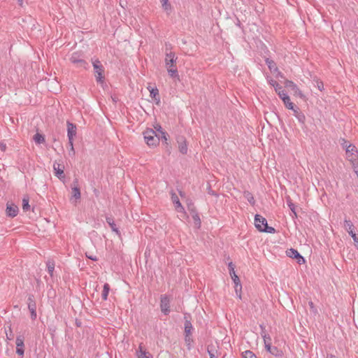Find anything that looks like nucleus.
I'll return each instance as SVG.
<instances>
[{
	"mask_svg": "<svg viewBox=\"0 0 358 358\" xmlns=\"http://www.w3.org/2000/svg\"><path fill=\"white\" fill-rule=\"evenodd\" d=\"M92 64L96 83L103 85L105 83L104 66L102 65L100 60L97 58H92Z\"/></svg>",
	"mask_w": 358,
	"mask_h": 358,
	"instance_id": "nucleus-1",
	"label": "nucleus"
},
{
	"mask_svg": "<svg viewBox=\"0 0 358 358\" xmlns=\"http://www.w3.org/2000/svg\"><path fill=\"white\" fill-rule=\"evenodd\" d=\"M255 225L259 231L268 234L275 233V229L268 225L266 219L259 214L255 216Z\"/></svg>",
	"mask_w": 358,
	"mask_h": 358,
	"instance_id": "nucleus-2",
	"label": "nucleus"
},
{
	"mask_svg": "<svg viewBox=\"0 0 358 358\" xmlns=\"http://www.w3.org/2000/svg\"><path fill=\"white\" fill-rule=\"evenodd\" d=\"M146 144L150 147H156L159 143L160 136L157 135L152 129H147L143 133Z\"/></svg>",
	"mask_w": 358,
	"mask_h": 358,
	"instance_id": "nucleus-3",
	"label": "nucleus"
},
{
	"mask_svg": "<svg viewBox=\"0 0 358 358\" xmlns=\"http://www.w3.org/2000/svg\"><path fill=\"white\" fill-rule=\"evenodd\" d=\"M70 62L76 65V67H81L84 69L90 68L89 64L84 59V54L82 51L73 52L70 58Z\"/></svg>",
	"mask_w": 358,
	"mask_h": 358,
	"instance_id": "nucleus-4",
	"label": "nucleus"
},
{
	"mask_svg": "<svg viewBox=\"0 0 358 358\" xmlns=\"http://www.w3.org/2000/svg\"><path fill=\"white\" fill-rule=\"evenodd\" d=\"M28 309L31 313V319L35 320L37 317L36 314V303L35 301L34 295L29 294L27 298Z\"/></svg>",
	"mask_w": 358,
	"mask_h": 358,
	"instance_id": "nucleus-5",
	"label": "nucleus"
},
{
	"mask_svg": "<svg viewBox=\"0 0 358 358\" xmlns=\"http://www.w3.org/2000/svg\"><path fill=\"white\" fill-rule=\"evenodd\" d=\"M170 297L167 294H162L160 296V308L161 311L165 315H168L170 312Z\"/></svg>",
	"mask_w": 358,
	"mask_h": 358,
	"instance_id": "nucleus-6",
	"label": "nucleus"
},
{
	"mask_svg": "<svg viewBox=\"0 0 358 358\" xmlns=\"http://www.w3.org/2000/svg\"><path fill=\"white\" fill-rule=\"evenodd\" d=\"M286 255L287 257L296 259L297 264L299 265L304 264L306 263L305 258L294 248H289L286 250Z\"/></svg>",
	"mask_w": 358,
	"mask_h": 358,
	"instance_id": "nucleus-7",
	"label": "nucleus"
},
{
	"mask_svg": "<svg viewBox=\"0 0 358 358\" xmlns=\"http://www.w3.org/2000/svg\"><path fill=\"white\" fill-rule=\"evenodd\" d=\"M178 145V150L182 155H187L188 151L187 141L186 138L182 135H178L176 138Z\"/></svg>",
	"mask_w": 358,
	"mask_h": 358,
	"instance_id": "nucleus-8",
	"label": "nucleus"
},
{
	"mask_svg": "<svg viewBox=\"0 0 358 358\" xmlns=\"http://www.w3.org/2000/svg\"><path fill=\"white\" fill-rule=\"evenodd\" d=\"M285 86L286 87L290 88L291 90L294 92V96H299L303 99H306V96L293 81L286 79L285 81Z\"/></svg>",
	"mask_w": 358,
	"mask_h": 358,
	"instance_id": "nucleus-9",
	"label": "nucleus"
},
{
	"mask_svg": "<svg viewBox=\"0 0 358 358\" xmlns=\"http://www.w3.org/2000/svg\"><path fill=\"white\" fill-rule=\"evenodd\" d=\"M81 197L80 189L78 178H75L71 184V199H75L76 201Z\"/></svg>",
	"mask_w": 358,
	"mask_h": 358,
	"instance_id": "nucleus-10",
	"label": "nucleus"
},
{
	"mask_svg": "<svg viewBox=\"0 0 358 358\" xmlns=\"http://www.w3.org/2000/svg\"><path fill=\"white\" fill-rule=\"evenodd\" d=\"M19 208L13 203L7 202L6 215L8 217L13 218L17 215Z\"/></svg>",
	"mask_w": 358,
	"mask_h": 358,
	"instance_id": "nucleus-11",
	"label": "nucleus"
},
{
	"mask_svg": "<svg viewBox=\"0 0 358 358\" xmlns=\"http://www.w3.org/2000/svg\"><path fill=\"white\" fill-rule=\"evenodd\" d=\"M53 170L55 176H57L60 180H64L65 179L64 166L62 164L55 162L53 164Z\"/></svg>",
	"mask_w": 358,
	"mask_h": 358,
	"instance_id": "nucleus-12",
	"label": "nucleus"
},
{
	"mask_svg": "<svg viewBox=\"0 0 358 358\" xmlns=\"http://www.w3.org/2000/svg\"><path fill=\"white\" fill-rule=\"evenodd\" d=\"M191 315L189 313H184V333L185 335H192V331L193 330V326L191 322Z\"/></svg>",
	"mask_w": 358,
	"mask_h": 358,
	"instance_id": "nucleus-13",
	"label": "nucleus"
},
{
	"mask_svg": "<svg viewBox=\"0 0 358 358\" xmlns=\"http://www.w3.org/2000/svg\"><path fill=\"white\" fill-rule=\"evenodd\" d=\"M24 338L23 336H17L16 337V353L21 356L23 358L24 354Z\"/></svg>",
	"mask_w": 358,
	"mask_h": 358,
	"instance_id": "nucleus-14",
	"label": "nucleus"
},
{
	"mask_svg": "<svg viewBox=\"0 0 358 358\" xmlns=\"http://www.w3.org/2000/svg\"><path fill=\"white\" fill-rule=\"evenodd\" d=\"M278 96L282 99L287 108L294 110V106L295 105L290 101V98L285 91H279Z\"/></svg>",
	"mask_w": 358,
	"mask_h": 358,
	"instance_id": "nucleus-15",
	"label": "nucleus"
},
{
	"mask_svg": "<svg viewBox=\"0 0 358 358\" xmlns=\"http://www.w3.org/2000/svg\"><path fill=\"white\" fill-rule=\"evenodd\" d=\"M177 57L174 52H170L166 54L165 64L166 68L174 67L176 66Z\"/></svg>",
	"mask_w": 358,
	"mask_h": 358,
	"instance_id": "nucleus-16",
	"label": "nucleus"
},
{
	"mask_svg": "<svg viewBox=\"0 0 358 358\" xmlns=\"http://www.w3.org/2000/svg\"><path fill=\"white\" fill-rule=\"evenodd\" d=\"M66 124L68 139H70L71 141L72 138H74L76 135V125L69 121H67Z\"/></svg>",
	"mask_w": 358,
	"mask_h": 358,
	"instance_id": "nucleus-17",
	"label": "nucleus"
},
{
	"mask_svg": "<svg viewBox=\"0 0 358 358\" xmlns=\"http://www.w3.org/2000/svg\"><path fill=\"white\" fill-rule=\"evenodd\" d=\"M160 140L162 143L165 146V150L167 154L169 155L171 153V145L169 143V134L168 133H162V136H160Z\"/></svg>",
	"mask_w": 358,
	"mask_h": 358,
	"instance_id": "nucleus-18",
	"label": "nucleus"
},
{
	"mask_svg": "<svg viewBox=\"0 0 358 358\" xmlns=\"http://www.w3.org/2000/svg\"><path fill=\"white\" fill-rule=\"evenodd\" d=\"M294 112V115L296 117V118L298 120V121L301 124H305L306 122V116L302 113L299 108L296 106H294V110H292Z\"/></svg>",
	"mask_w": 358,
	"mask_h": 358,
	"instance_id": "nucleus-19",
	"label": "nucleus"
},
{
	"mask_svg": "<svg viewBox=\"0 0 358 358\" xmlns=\"http://www.w3.org/2000/svg\"><path fill=\"white\" fill-rule=\"evenodd\" d=\"M148 90L150 91V97L153 99L155 101L156 104L158 105L160 102V96L159 94L158 89L156 87H151L150 86H149L148 87Z\"/></svg>",
	"mask_w": 358,
	"mask_h": 358,
	"instance_id": "nucleus-20",
	"label": "nucleus"
},
{
	"mask_svg": "<svg viewBox=\"0 0 358 358\" xmlns=\"http://www.w3.org/2000/svg\"><path fill=\"white\" fill-rule=\"evenodd\" d=\"M345 152L348 159L352 157L357 158V156L355 154L357 153V150L356 147L352 144H350L349 145L347 146L345 149Z\"/></svg>",
	"mask_w": 358,
	"mask_h": 358,
	"instance_id": "nucleus-21",
	"label": "nucleus"
},
{
	"mask_svg": "<svg viewBox=\"0 0 358 358\" xmlns=\"http://www.w3.org/2000/svg\"><path fill=\"white\" fill-rule=\"evenodd\" d=\"M106 222L108 224L112 231L115 232L117 235L119 236H121V233L115 223L114 219L112 217H106Z\"/></svg>",
	"mask_w": 358,
	"mask_h": 358,
	"instance_id": "nucleus-22",
	"label": "nucleus"
},
{
	"mask_svg": "<svg viewBox=\"0 0 358 358\" xmlns=\"http://www.w3.org/2000/svg\"><path fill=\"white\" fill-rule=\"evenodd\" d=\"M136 355L138 358H152V355L147 352L145 350L143 349V347L141 345L138 346V350H136Z\"/></svg>",
	"mask_w": 358,
	"mask_h": 358,
	"instance_id": "nucleus-23",
	"label": "nucleus"
},
{
	"mask_svg": "<svg viewBox=\"0 0 358 358\" xmlns=\"http://www.w3.org/2000/svg\"><path fill=\"white\" fill-rule=\"evenodd\" d=\"M46 267H47L48 273L50 274V275L51 277H52L53 272L55 271V262L54 259H48V261L46 262Z\"/></svg>",
	"mask_w": 358,
	"mask_h": 358,
	"instance_id": "nucleus-24",
	"label": "nucleus"
},
{
	"mask_svg": "<svg viewBox=\"0 0 358 358\" xmlns=\"http://www.w3.org/2000/svg\"><path fill=\"white\" fill-rule=\"evenodd\" d=\"M287 204L288 206V207L289 208L290 210L292 211V217L293 218H295V217H297V213L296 212V206L295 205L292 203V199H290L289 196H288L287 198Z\"/></svg>",
	"mask_w": 358,
	"mask_h": 358,
	"instance_id": "nucleus-25",
	"label": "nucleus"
},
{
	"mask_svg": "<svg viewBox=\"0 0 358 358\" xmlns=\"http://www.w3.org/2000/svg\"><path fill=\"white\" fill-rule=\"evenodd\" d=\"M167 71L170 77H171L173 79H177L178 80H180V76L178 74V71L176 67H170L166 68Z\"/></svg>",
	"mask_w": 358,
	"mask_h": 358,
	"instance_id": "nucleus-26",
	"label": "nucleus"
},
{
	"mask_svg": "<svg viewBox=\"0 0 358 358\" xmlns=\"http://www.w3.org/2000/svg\"><path fill=\"white\" fill-rule=\"evenodd\" d=\"M344 228L348 232L349 235L351 236L352 234H355L353 231L354 224L350 220H344Z\"/></svg>",
	"mask_w": 358,
	"mask_h": 358,
	"instance_id": "nucleus-27",
	"label": "nucleus"
},
{
	"mask_svg": "<svg viewBox=\"0 0 358 358\" xmlns=\"http://www.w3.org/2000/svg\"><path fill=\"white\" fill-rule=\"evenodd\" d=\"M190 215H192V219L194 220L195 228H196L197 229H200L201 226V221L198 211Z\"/></svg>",
	"mask_w": 358,
	"mask_h": 358,
	"instance_id": "nucleus-28",
	"label": "nucleus"
},
{
	"mask_svg": "<svg viewBox=\"0 0 358 358\" xmlns=\"http://www.w3.org/2000/svg\"><path fill=\"white\" fill-rule=\"evenodd\" d=\"M265 62L271 71L275 72L278 71L276 64L273 60L267 57L265 59Z\"/></svg>",
	"mask_w": 358,
	"mask_h": 358,
	"instance_id": "nucleus-29",
	"label": "nucleus"
},
{
	"mask_svg": "<svg viewBox=\"0 0 358 358\" xmlns=\"http://www.w3.org/2000/svg\"><path fill=\"white\" fill-rule=\"evenodd\" d=\"M207 352L210 358H217V351L213 345H208L207 346Z\"/></svg>",
	"mask_w": 358,
	"mask_h": 358,
	"instance_id": "nucleus-30",
	"label": "nucleus"
},
{
	"mask_svg": "<svg viewBox=\"0 0 358 358\" xmlns=\"http://www.w3.org/2000/svg\"><path fill=\"white\" fill-rule=\"evenodd\" d=\"M33 139L36 144H41L45 141V135L38 132L34 136Z\"/></svg>",
	"mask_w": 358,
	"mask_h": 358,
	"instance_id": "nucleus-31",
	"label": "nucleus"
},
{
	"mask_svg": "<svg viewBox=\"0 0 358 358\" xmlns=\"http://www.w3.org/2000/svg\"><path fill=\"white\" fill-rule=\"evenodd\" d=\"M186 203L187 210H189L190 214L197 212L196 208L191 199H187Z\"/></svg>",
	"mask_w": 358,
	"mask_h": 358,
	"instance_id": "nucleus-32",
	"label": "nucleus"
},
{
	"mask_svg": "<svg viewBox=\"0 0 358 358\" xmlns=\"http://www.w3.org/2000/svg\"><path fill=\"white\" fill-rule=\"evenodd\" d=\"M29 197L28 195H24L22 199V210L24 212H27L30 210L29 205Z\"/></svg>",
	"mask_w": 358,
	"mask_h": 358,
	"instance_id": "nucleus-33",
	"label": "nucleus"
},
{
	"mask_svg": "<svg viewBox=\"0 0 358 358\" xmlns=\"http://www.w3.org/2000/svg\"><path fill=\"white\" fill-rule=\"evenodd\" d=\"M243 196L252 206H255V200L252 194L250 192L247 190L244 191Z\"/></svg>",
	"mask_w": 358,
	"mask_h": 358,
	"instance_id": "nucleus-34",
	"label": "nucleus"
},
{
	"mask_svg": "<svg viewBox=\"0 0 358 358\" xmlns=\"http://www.w3.org/2000/svg\"><path fill=\"white\" fill-rule=\"evenodd\" d=\"M110 285L108 283H105L103 285V291H102V293H101V298L103 301H106L107 299H108V294H109V292H110Z\"/></svg>",
	"mask_w": 358,
	"mask_h": 358,
	"instance_id": "nucleus-35",
	"label": "nucleus"
},
{
	"mask_svg": "<svg viewBox=\"0 0 358 358\" xmlns=\"http://www.w3.org/2000/svg\"><path fill=\"white\" fill-rule=\"evenodd\" d=\"M272 355L275 356V357H282L283 356V352L282 350L279 349L276 346H273L271 348V352H270Z\"/></svg>",
	"mask_w": 358,
	"mask_h": 358,
	"instance_id": "nucleus-36",
	"label": "nucleus"
},
{
	"mask_svg": "<svg viewBox=\"0 0 358 358\" xmlns=\"http://www.w3.org/2000/svg\"><path fill=\"white\" fill-rule=\"evenodd\" d=\"M175 210L178 212L181 213V217L183 218H187L188 215L185 210V208L182 206L181 203H178V206L175 207Z\"/></svg>",
	"mask_w": 358,
	"mask_h": 358,
	"instance_id": "nucleus-37",
	"label": "nucleus"
},
{
	"mask_svg": "<svg viewBox=\"0 0 358 358\" xmlns=\"http://www.w3.org/2000/svg\"><path fill=\"white\" fill-rule=\"evenodd\" d=\"M349 161H350L352 164L353 171L355 172L356 176H358V159L355 157H352L349 159Z\"/></svg>",
	"mask_w": 358,
	"mask_h": 358,
	"instance_id": "nucleus-38",
	"label": "nucleus"
},
{
	"mask_svg": "<svg viewBox=\"0 0 358 358\" xmlns=\"http://www.w3.org/2000/svg\"><path fill=\"white\" fill-rule=\"evenodd\" d=\"M185 342L188 350H190L192 348V343L193 342V338H192V335H185Z\"/></svg>",
	"mask_w": 358,
	"mask_h": 358,
	"instance_id": "nucleus-39",
	"label": "nucleus"
},
{
	"mask_svg": "<svg viewBox=\"0 0 358 358\" xmlns=\"http://www.w3.org/2000/svg\"><path fill=\"white\" fill-rule=\"evenodd\" d=\"M160 2L162 3V6L165 11L168 13L171 10V5L169 2V0H160Z\"/></svg>",
	"mask_w": 358,
	"mask_h": 358,
	"instance_id": "nucleus-40",
	"label": "nucleus"
},
{
	"mask_svg": "<svg viewBox=\"0 0 358 358\" xmlns=\"http://www.w3.org/2000/svg\"><path fill=\"white\" fill-rule=\"evenodd\" d=\"M171 201L174 205V207L178 206V203H181L177 194L172 190L171 192Z\"/></svg>",
	"mask_w": 358,
	"mask_h": 358,
	"instance_id": "nucleus-41",
	"label": "nucleus"
},
{
	"mask_svg": "<svg viewBox=\"0 0 358 358\" xmlns=\"http://www.w3.org/2000/svg\"><path fill=\"white\" fill-rule=\"evenodd\" d=\"M242 355L243 358H257L256 355L251 350H245Z\"/></svg>",
	"mask_w": 358,
	"mask_h": 358,
	"instance_id": "nucleus-42",
	"label": "nucleus"
},
{
	"mask_svg": "<svg viewBox=\"0 0 358 358\" xmlns=\"http://www.w3.org/2000/svg\"><path fill=\"white\" fill-rule=\"evenodd\" d=\"M313 80L316 83V87L318 88L320 91H322L324 90V83L322 80L318 79L317 77H315Z\"/></svg>",
	"mask_w": 358,
	"mask_h": 358,
	"instance_id": "nucleus-43",
	"label": "nucleus"
},
{
	"mask_svg": "<svg viewBox=\"0 0 358 358\" xmlns=\"http://www.w3.org/2000/svg\"><path fill=\"white\" fill-rule=\"evenodd\" d=\"M234 285H235L234 289H235L236 294L239 299H241V290H242L241 283V282L238 283L237 287H236V284H234Z\"/></svg>",
	"mask_w": 358,
	"mask_h": 358,
	"instance_id": "nucleus-44",
	"label": "nucleus"
},
{
	"mask_svg": "<svg viewBox=\"0 0 358 358\" xmlns=\"http://www.w3.org/2000/svg\"><path fill=\"white\" fill-rule=\"evenodd\" d=\"M231 279L233 280L234 284L238 285V283L241 282V280L238 276L236 274L235 271H233V273L230 274Z\"/></svg>",
	"mask_w": 358,
	"mask_h": 358,
	"instance_id": "nucleus-45",
	"label": "nucleus"
},
{
	"mask_svg": "<svg viewBox=\"0 0 358 358\" xmlns=\"http://www.w3.org/2000/svg\"><path fill=\"white\" fill-rule=\"evenodd\" d=\"M154 128L155 129V131H158L160 133V136H162V133H167L166 131H164V129H162L159 124H157L156 125H155Z\"/></svg>",
	"mask_w": 358,
	"mask_h": 358,
	"instance_id": "nucleus-46",
	"label": "nucleus"
},
{
	"mask_svg": "<svg viewBox=\"0 0 358 358\" xmlns=\"http://www.w3.org/2000/svg\"><path fill=\"white\" fill-rule=\"evenodd\" d=\"M308 305H309V307H310V309L311 312H313L315 314L317 313V310L315 308V306L314 305V303L313 301H310L308 302Z\"/></svg>",
	"mask_w": 358,
	"mask_h": 358,
	"instance_id": "nucleus-47",
	"label": "nucleus"
},
{
	"mask_svg": "<svg viewBox=\"0 0 358 358\" xmlns=\"http://www.w3.org/2000/svg\"><path fill=\"white\" fill-rule=\"evenodd\" d=\"M259 327L261 329L260 334L262 338H265L266 336L268 335L266 330V327L263 324H260Z\"/></svg>",
	"mask_w": 358,
	"mask_h": 358,
	"instance_id": "nucleus-48",
	"label": "nucleus"
},
{
	"mask_svg": "<svg viewBox=\"0 0 358 358\" xmlns=\"http://www.w3.org/2000/svg\"><path fill=\"white\" fill-rule=\"evenodd\" d=\"M85 257L87 259H91V260L94 261V262H96L98 260V258L96 257V256L92 255L90 254L87 252H85Z\"/></svg>",
	"mask_w": 358,
	"mask_h": 358,
	"instance_id": "nucleus-49",
	"label": "nucleus"
},
{
	"mask_svg": "<svg viewBox=\"0 0 358 358\" xmlns=\"http://www.w3.org/2000/svg\"><path fill=\"white\" fill-rule=\"evenodd\" d=\"M351 237L355 242V246L358 250V236L356 234H352Z\"/></svg>",
	"mask_w": 358,
	"mask_h": 358,
	"instance_id": "nucleus-50",
	"label": "nucleus"
},
{
	"mask_svg": "<svg viewBox=\"0 0 358 358\" xmlns=\"http://www.w3.org/2000/svg\"><path fill=\"white\" fill-rule=\"evenodd\" d=\"M266 79H267L268 84L273 87L275 86V83H278L272 77H271L269 76H266Z\"/></svg>",
	"mask_w": 358,
	"mask_h": 358,
	"instance_id": "nucleus-51",
	"label": "nucleus"
},
{
	"mask_svg": "<svg viewBox=\"0 0 358 358\" xmlns=\"http://www.w3.org/2000/svg\"><path fill=\"white\" fill-rule=\"evenodd\" d=\"M235 265L233 264V262H229L228 264V268H229V274H231L233 273V271H235L234 269H235Z\"/></svg>",
	"mask_w": 358,
	"mask_h": 358,
	"instance_id": "nucleus-52",
	"label": "nucleus"
},
{
	"mask_svg": "<svg viewBox=\"0 0 358 358\" xmlns=\"http://www.w3.org/2000/svg\"><path fill=\"white\" fill-rule=\"evenodd\" d=\"M207 190H208V194L213 195V196H218V194L214 190L212 189L210 185H209L208 187Z\"/></svg>",
	"mask_w": 358,
	"mask_h": 358,
	"instance_id": "nucleus-53",
	"label": "nucleus"
},
{
	"mask_svg": "<svg viewBox=\"0 0 358 358\" xmlns=\"http://www.w3.org/2000/svg\"><path fill=\"white\" fill-rule=\"evenodd\" d=\"M275 92L278 94L279 91H285L282 90V87L279 85L278 83H275V86H273Z\"/></svg>",
	"mask_w": 358,
	"mask_h": 358,
	"instance_id": "nucleus-54",
	"label": "nucleus"
},
{
	"mask_svg": "<svg viewBox=\"0 0 358 358\" xmlns=\"http://www.w3.org/2000/svg\"><path fill=\"white\" fill-rule=\"evenodd\" d=\"M69 145L70 146V151L69 152H72L73 154L74 155L75 154V150H74V148H73V138H72L71 141H70V139H69Z\"/></svg>",
	"mask_w": 358,
	"mask_h": 358,
	"instance_id": "nucleus-55",
	"label": "nucleus"
},
{
	"mask_svg": "<svg viewBox=\"0 0 358 358\" xmlns=\"http://www.w3.org/2000/svg\"><path fill=\"white\" fill-rule=\"evenodd\" d=\"M264 345L266 351L270 353L271 352V348L273 347L271 345V343L268 342V343L264 344Z\"/></svg>",
	"mask_w": 358,
	"mask_h": 358,
	"instance_id": "nucleus-56",
	"label": "nucleus"
},
{
	"mask_svg": "<svg viewBox=\"0 0 358 358\" xmlns=\"http://www.w3.org/2000/svg\"><path fill=\"white\" fill-rule=\"evenodd\" d=\"M0 150L3 152L6 151V144L5 143H3V142L0 143Z\"/></svg>",
	"mask_w": 358,
	"mask_h": 358,
	"instance_id": "nucleus-57",
	"label": "nucleus"
},
{
	"mask_svg": "<svg viewBox=\"0 0 358 358\" xmlns=\"http://www.w3.org/2000/svg\"><path fill=\"white\" fill-rule=\"evenodd\" d=\"M263 339H264V344L268 343V342L271 343V338L268 334L266 335L265 338H263Z\"/></svg>",
	"mask_w": 358,
	"mask_h": 358,
	"instance_id": "nucleus-58",
	"label": "nucleus"
},
{
	"mask_svg": "<svg viewBox=\"0 0 358 358\" xmlns=\"http://www.w3.org/2000/svg\"><path fill=\"white\" fill-rule=\"evenodd\" d=\"M9 329H10V334L8 335V334H6V337H7V339L12 340L13 338V334L12 333L10 327H9Z\"/></svg>",
	"mask_w": 358,
	"mask_h": 358,
	"instance_id": "nucleus-59",
	"label": "nucleus"
},
{
	"mask_svg": "<svg viewBox=\"0 0 358 358\" xmlns=\"http://www.w3.org/2000/svg\"><path fill=\"white\" fill-rule=\"evenodd\" d=\"M75 323H76V325L77 327H82L83 323H82L80 320L76 319Z\"/></svg>",
	"mask_w": 358,
	"mask_h": 358,
	"instance_id": "nucleus-60",
	"label": "nucleus"
},
{
	"mask_svg": "<svg viewBox=\"0 0 358 358\" xmlns=\"http://www.w3.org/2000/svg\"><path fill=\"white\" fill-rule=\"evenodd\" d=\"M93 193H94V194L95 195V196L96 198H98L99 196L100 192H99V191L97 189L94 188Z\"/></svg>",
	"mask_w": 358,
	"mask_h": 358,
	"instance_id": "nucleus-61",
	"label": "nucleus"
},
{
	"mask_svg": "<svg viewBox=\"0 0 358 358\" xmlns=\"http://www.w3.org/2000/svg\"><path fill=\"white\" fill-rule=\"evenodd\" d=\"M236 25L238 26V27H240L241 29H243V27L242 26V24L241 22V21L239 20V19L238 17H236Z\"/></svg>",
	"mask_w": 358,
	"mask_h": 358,
	"instance_id": "nucleus-62",
	"label": "nucleus"
},
{
	"mask_svg": "<svg viewBox=\"0 0 358 358\" xmlns=\"http://www.w3.org/2000/svg\"><path fill=\"white\" fill-rule=\"evenodd\" d=\"M178 193L181 198H184L185 196V192L180 190L178 191Z\"/></svg>",
	"mask_w": 358,
	"mask_h": 358,
	"instance_id": "nucleus-63",
	"label": "nucleus"
},
{
	"mask_svg": "<svg viewBox=\"0 0 358 358\" xmlns=\"http://www.w3.org/2000/svg\"><path fill=\"white\" fill-rule=\"evenodd\" d=\"M327 358H337V357L332 354H328Z\"/></svg>",
	"mask_w": 358,
	"mask_h": 358,
	"instance_id": "nucleus-64",
	"label": "nucleus"
}]
</instances>
